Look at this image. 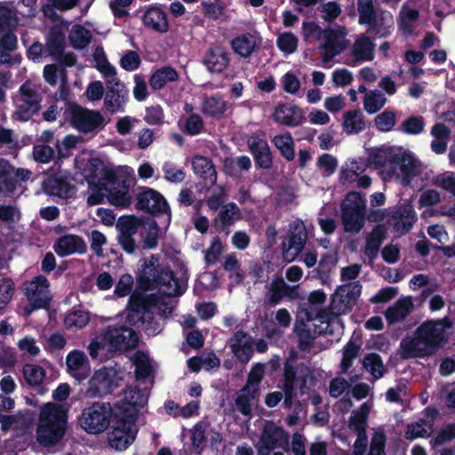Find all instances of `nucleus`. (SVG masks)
Here are the masks:
<instances>
[{
	"label": "nucleus",
	"instance_id": "ddd939ff",
	"mask_svg": "<svg viewBox=\"0 0 455 455\" xmlns=\"http://www.w3.org/2000/svg\"><path fill=\"white\" fill-rule=\"evenodd\" d=\"M254 345L258 353L263 354L267 351L268 346L264 339H259L254 342V339L243 330L235 331L229 340L231 351L242 363H247L251 360Z\"/></svg>",
	"mask_w": 455,
	"mask_h": 455
},
{
	"label": "nucleus",
	"instance_id": "39448f33",
	"mask_svg": "<svg viewBox=\"0 0 455 455\" xmlns=\"http://www.w3.org/2000/svg\"><path fill=\"white\" fill-rule=\"evenodd\" d=\"M116 403L95 402L85 407L79 418L81 427L88 434H100L109 427L114 418Z\"/></svg>",
	"mask_w": 455,
	"mask_h": 455
},
{
	"label": "nucleus",
	"instance_id": "b1692460",
	"mask_svg": "<svg viewBox=\"0 0 455 455\" xmlns=\"http://www.w3.org/2000/svg\"><path fill=\"white\" fill-rule=\"evenodd\" d=\"M132 180L124 179L118 185L108 187L106 184L101 185V189L106 192V196L110 204L122 209L128 208L132 204V196L130 188Z\"/></svg>",
	"mask_w": 455,
	"mask_h": 455
},
{
	"label": "nucleus",
	"instance_id": "6e6552de",
	"mask_svg": "<svg viewBox=\"0 0 455 455\" xmlns=\"http://www.w3.org/2000/svg\"><path fill=\"white\" fill-rule=\"evenodd\" d=\"M256 449L258 455H270L275 449L289 451V434L283 427L277 426L272 421H268L262 428L259 442L256 444Z\"/></svg>",
	"mask_w": 455,
	"mask_h": 455
},
{
	"label": "nucleus",
	"instance_id": "c9c22d12",
	"mask_svg": "<svg viewBox=\"0 0 455 455\" xmlns=\"http://www.w3.org/2000/svg\"><path fill=\"white\" fill-rule=\"evenodd\" d=\"M346 33L341 29L325 28L323 40V44L320 46L323 50L339 51L340 53L347 48L345 39Z\"/></svg>",
	"mask_w": 455,
	"mask_h": 455
},
{
	"label": "nucleus",
	"instance_id": "9d476101",
	"mask_svg": "<svg viewBox=\"0 0 455 455\" xmlns=\"http://www.w3.org/2000/svg\"><path fill=\"white\" fill-rule=\"evenodd\" d=\"M101 333L102 340L106 341L109 351L124 352L134 349L139 345L138 333L125 325H109L103 329Z\"/></svg>",
	"mask_w": 455,
	"mask_h": 455
},
{
	"label": "nucleus",
	"instance_id": "f257e3e1",
	"mask_svg": "<svg viewBox=\"0 0 455 455\" xmlns=\"http://www.w3.org/2000/svg\"><path fill=\"white\" fill-rule=\"evenodd\" d=\"M453 327L448 316L427 319L421 323L412 335H406L400 342V355L403 359L431 357L449 342V331Z\"/></svg>",
	"mask_w": 455,
	"mask_h": 455
},
{
	"label": "nucleus",
	"instance_id": "680f3d73",
	"mask_svg": "<svg viewBox=\"0 0 455 455\" xmlns=\"http://www.w3.org/2000/svg\"><path fill=\"white\" fill-rule=\"evenodd\" d=\"M201 6L204 16L212 20H217L224 16L227 11V6L222 3L203 1Z\"/></svg>",
	"mask_w": 455,
	"mask_h": 455
},
{
	"label": "nucleus",
	"instance_id": "bf43d9fd",
	"mask_svg": "<svg viewBox=\"0 0 455 455\" xmlns=\"http://www.w3.org/2000/svg\"><path fill=\"white\" fill-rule=\"evenodd\" d=\"M454 439L455 423H447L437 431L435 436L430 441V443L433 448H435Z\"/></svg>",
	"mask_w": 455,
	"mask_h": 455
},
{
	"label": "nucleus",
	"instance_id": "dca6fc26",
	"mask_svg": "<svg viewBox=\"0 0 455 455\" xmlns=\"http://www.w3.org/2000/svg\"><path fill=\"white\" fill-rule=\"evenodd\" d=\"M107 92L104 105L107 110L112 114L124 112V105L128 100L129 91L125 85L115 76L106 80Z\"/></svg>",
	"mask_w": 455,
	"mask_h": 455
},
{
	"label": "nucleus",
	"instance_id": "774afa93",
	"mask_svg": "<svg viewBox=\"0 0 455 455\" xmlns=\"http://www.w3.org/2000/svg\"><path fill=\"white\" fill-rule=\"evenodd\" d=\"M141 60L138 52L132 50L127 51L120 60V66L126 71H134L140 66Z\"/></svg>",
	"mask_w": 455,
	"mask_h": 455
},
{
	"label": "nucleus",
	"instance_id": "c03bdc74",
	"mask_svg": "<svg viewBox=\"0 0 455 455\" xmlns=\"http://www.w3.org/2000/svg\"><path fill=\"white\" fill-rule=\"evenodd\" d=\"M71 45L76 50H82L88 46L92 41V34L89 29L82 25H75L68 35Z\"/></svg>",
	"mask_w": 455,
	"mask_h": 455
},
{
	"label": "nucleus",
	"instance_id": "4c0bfd02",
	"mask_svg": "<svg viewBox=\"0 0 455 455\" xmlns=\"http://www.w3.org/2000/svg\"><path fill=\"white\" fill-rule=\"evenodd\" d=\"M17 188V180L13 177V167L7 160L0 159V195L9 196Z\"/></svg>",
	"mask_w": 455,
	"mask_h": 455
},
{
	"label": "nucleus",
	"instance_id": "2f4dec72",
	"mask_svg": "<svg viewBox=\"0 0 455 455\" xmlns=\"http://www.w3.org/2000/svg\"><path fill=\"white\" fill-rule=\"evenodd\" d=\"M387 237V228L384 225H377L366 235L364 254L373 260L377 258L380 246Z\"/></svg>",
	"mask_w": 455,
	"mask_h": 455
},
{
	"label": "nucleus",
	"instance_id": "e433bc0d",
	"mask_svg": "<svg viewBox=\"0 0 455 455\" xmlns=\"http://www.w3.org/2000/svg\"><path fill=\"white\" fill-rule=\"evenodd\" d=\"M374 47L370 37L360 36L355 41L351 53L358 62L371 61L374 58Z\"/></svg>",
	"mask_w": 455,
	"mask_h": 455
},
{
	"label": "nucleus",
	"instance_id": "473e14b6",
	"mask_svg": "<svg viewBox=\"0 0 455 455\" xmlns=\"http://www.w3.org/2000/svg\"><path fill=\"white\" fill-rule=\"evenodd\" d=\"M413 308V303L410 297L398 299L385 312V317L388 324L403 322Z\"/></svg>",
	"mask_w": 455,
	"mask_h": 455
},
{
	"label": "nucleus",
	"instance_id": "4be33fe9",
	"mask_svg": "<svg viewBox=\"0 0 455 455\" xmlns=\"http://www.w3.org/2000/svg\"><path fill=\"white\" fill-rule=\"evenodd\" d=\"M273 118L276 123L289 127L299 126L306 120L302 109L292 103L278 104L275 108Z\"/></svg>",
	"mask_w": 455,
	"mask_h": 455
},
{
	"label": "nucleus",
	"instance_id": "a211bd4d",
	"mask_svg": "<svg viewBox=\"0 0 455 455\" xmlns=\"http://www.w3.org/2000/svg\"><path fill=\"white\" fill-rule=\"evenodd\" d=\"M261 44L262 38L257 33L250 32L239 34L230 41L233 52L244 59L259 51Z\"/></svg>",
	"mask_w": 455,
	"mask_h": 455
},
{
	"label": "nucleus",
	"instance_id": "a18cd8bd",
	"mask_svg": "<svg viewBox=\"0 0 455 455\" xmlns=\"http://www.w3.org/2000/svg\"><path fill=\"white\" fill-rule=\"evenodd\" d=\"M180 129L186 135L196 136L205 131L204 121L199 114L192 113L186 117Z\"/></svg>",
	"mask_w": 455,
	"mask_h": 455
},
{
	"label": "nucleus",
	"instance_id": "423d86ee",
	"mask_svg": "<svg viewBox=\"0 0 455 455\" xmlns=\"http://www.w3.org/2000/svg\"><path fill=\"white\" fill-rule=\"evenodd\" d=\"M341 221L347 233H359L365 223L366 201L362 194L348 192L340 204Z\"/></svg>",
	"mask_w": 455,
	"mask_h": 455
},
{
	"label": "nucleus",
	"instance_id": "79ce46f5",
	"mask_svg": "<svg viewBox=\"0 0 455 455\" xmlns=\"http://www.w3.org/2000/svg\"><path fill=\"white\" fill-rule=\"evenodd\" d=\"M284 280L282 276H276L270 283L265 295V304L271 307L282 302L284 297Z\"/></svg>",
	"mask_w": 455,
	"mask_h": 455
},
{
	"label": "nucleus",
	"instance_id": "7ed1b4c3",
	"mask_svg": "<svg viewBox=\"0 0 455 455\" xmlns=\"http://www.w3.org/2000/svg\"><path fill=\"white\" fill-rule=\"evenodd\" d=\"M96 215L106 226L111 227L116 223V241L125 253L132 255L140 250V244L137 243L135 235L139 233L140 228L146 224L143 217L124 214L116 220L113 211L106 208L97 209Z\"/></svg>",
	"mask_w": 455,
	"mask_h": 455
},
{
	"label": "nucleus",
	"instance_id": "7c9ffc66",
	"mask_svg": "<svg viewBox=\"0 0 455 455\" xmlns=\"http://www.w3.org/2000/svg\"><path fill=\"white\" fill-rule=\"evenodd\" d=\"M241 211L235 203H228L222 207L214 220V228L219 233L228 234V228L239 220Z\"/></svg>",
	"mask_w": 455,
	"mask_h": 455
},
{
	"label": "nucleus",
	"instance_id": "e2e57ef3",
	"mask_svg": "<svg viewBox=\"0 0 455 455\" xmlns=\"http://www.w3.org/2000/svg\"><path fill=\"white\" fill-rule=\"evenodd\" d=\"M396 117L395 114L390 110H385L379 114L375 119V126L380 132H390L395 124Z\"/></svg>",
	"mask_w": 455,
	"mask_h": 455
},
{
	"label": "nucleus",
	"instance_id": "37998d69",
	"mask_svg": "<svg viewBox=\"0 0 455 455\" xmlns=\"http://www.w3.org/2000/svg\"><path fill=\"white\" fill-rule=\"evenodd\" d=\"M275 147L287 161H292L295 156L294 142L290 132L275 135L272 140Z\"/></svg>",
	"mask_w": 455,
	"mask_h": 455
},
{
	"label": "nucleus",
	"instance_id": "c756f323",
	"mask_svg": "<svg viewBox=\"0 0 455 455\" xmlns=\"http://www.w3.org/2000/svg\"><path fill=\"white\" fill-rule=\"evenodd\" d=\"M230 62L229 54L220 46L208 49L203 60V64L211 73L220 74Z\"/></svg>",
	"mask_w": 455,
	"mask_h": 455
},
{
	"label": "nucleus",
	"instance_id": "13d9d810",
	"mask_svg": "<svg viewBox=\"0 0 455 455\" xmlns=\"http://www.w3.org/2000/svg\"><path fill=\"white\" fill-rule=\"evenodd\" d=\"M264 367L262 364H256L250 371L247 382L243 387L242 391L251 390L253 394H259V386L263 379Z\"/></svg>",
	"mask_w": 455,
	"mask_h": 455
},
{
	"label": "nucleus",
	"instance_id": "de8ad7c7",
	"mask_svg": "<svg viewBox=\"0 0 455 455\" xmlns=\"http://www.w3.org/2000/svg\"><path fill=\"white\" fill-rule=\"evenodd\" d=\"M387 99L379 91H370L363 99L364 110L370 114H375L379 111L386 104Z\"/></svg>",
	"mask_w": 455,
	"mask_h": 455
},
{
	"label": "nucleus",
	"instance_id": "c85d7f7f",
	"mask_svg": "<svg viewBox=\"0 0 455 455\" xmlns=\"http://www.w3.org/2000/svg\"><path fill=\"white\" fill-rule=\"evenodd\" d=\"M141 19L144 26L155 32L164 34L170 29L167 14L159 6L150 5Z\"/></svg>",
	"mask_w": 455,
	"mask_h": 455
},
{
	"label": "nucleus",
	"instance_id": "0eeeda50",
	"mask_svg": "<svg viewBox=\"0 0 455 455\" xmlns=\"http://www.w3.org/2000/svg\"><path fill=\"white\" fill-rule=\"evenodd\" d=\"M362 288L358 281L339 286L331 298L328 312H325L326 322L351 312L362 293Z\"/></svg>",
	"mask_w": 455,
	"mask_h": 455
},
{
	"label": "nucleus",
	"instance_id": "f8f14e48",
	"mask_svg": "<svg viewBox=\"0 0 455 455\" xmlns=\"http://www.w3.org/2000/svg\"><path fill=\"white\" fill-rule=\"evenodd\" d=\"M19 93L15 116L19 121L28 122L40 111L43 96L30 81L20 86Z\"/></svg>",
	"mask_w": 455,
	"mask_h": 455
},
{
	"label": "nucleus",
	"instance_id": "bb28decb",
	"mask_svg": "<svg viewBox=\"0 0 455 455\" xmlns=\"http://www.w3.org/2000/svg\"><path fill=\"white\" fill-rule=\"evenodd\" d=\"M53 250L60 257L72 254H84L87 251L84 240L77 235L68 234L60 236L53 243Z\"/></svg>",
	"mask_w": 455,
	"mask_h": 455
},
{
	"label": "nucleus",
	"instance_id": "aec40b11",
	"mask_svg": "<svg viewBox=\"0 0 455 455\" xmlns=\"http://www.w3.org/2000/svg\"><path fill=\"white\" fill-rule=\"evenodd\" d=\"M389 217L393 220V227L396 232L408 233L417 220L413 206L410 204H398L390 211Z\"/></svg>",
	"mask_w": 455,
	"mask_h": 455
},
{
	"label": "nucleus",
	"instance_id": "9b49d317",
	"mask_svg": "<svg viewBox=\"0 0 455 455\" xmlns=\"http://www.w3.org/2000/svg\"><path fill=\"white\" fill-rule=\"evenodd\" d=\"M135 208L153 216L167 215L168 223L171 221V209L167 200L157 190L141 187L136 194Z\"/></svg>",
	"mask_w": 455,
	"mask_h": 455
},
{
	"label": "nucleus",
	"instance_id": "6ab92c4d",
	"mask_svg": "<svg viewBox=\"0 0 455 455\" xmlns=\"http://www.w3.org/2000/svg\"><path fill=\"white\" fill-rule=\"evenodd\" d=\"M192 169L196 176L206 188L213 187L217 182V171L212 160L207 156L196 155L191 160Z\"/></svg>",
	"mask_w": 455,
	"mask_h": 455
},
{
	"label": "nucleus",
	"instance_id": "f03ea898",
	"mask_svg": "<svg viewBox=\"0 0 455 455\" xmlns=\"http://www.w3.org/2000/svg\"><path fill=\"white\" fill-rule=\"evenodd\" d=\"M147 398L140 389L131 391L130 400L125 398L116 403V411L112 422L111 430L108 433V442L111 448L116 451H125L136 439L138 428L136 420L139 407H143Z\"/></svg>",
	"mask_w": 455,
	"mask_h": 455
},
{
	"label": "nucleus",
	"instance_id": "412c9836",
	"mask_svg": "<svg viewBox=\"0 0 455 455\" xmlns=\"http://www.w3.org/2000/svg\"><path fill=\"white\" fill-rule=\"evenodd\" d=\"M153 281L152 290L165 288V293L169 296H180L186 291V286L181 285L180 279L175 275L170 267H161Z\"/></svg>",
	"mask_w": 455,
	"mask_h": 455
},
{
	"label": "nucleus",
	"instance_id": "f704fd0d",
	"mask_svg": "<svg viewBox=\"0 0 455 455\" xmlns=\"http://www.w3.org/2000/svg\"><path fill=\"white\" fill-rule=\"evenodd\" d=\"M227 110V102L220 93L204 98L201 104V112L212 118L221 117Z\"/></svg>",
	"mask_w": 455,
	"mask_h": 455
},
{
	"label": "nucleus",
	"instance_id": "ea45409f",
	"mask_svg": "<svg viewBox=\"0 0 455 455\" xmlns=\"http://www.w3.org/2000/svg\"><path fill=\"white\" fill-rule=\"evenodd\" d=\"M369 408L366 403L361 405L360 411H354L349 418V428L357 433L358 437L355 442V447L361 442V437L366 435V424Z\"/></svg>",
	"mask_w": 455,
	"mask_h": 455
},
{
	"label": "nucleus",
	"instance_id": "a878e982",
	"mask_svg": "<svg viewBox=\"0 0 455 455\" xmlns=\"http://www.w3.org/2000/svg\"><path fill=\"white\" fill-rule=\"evenodd\" d=\"M116 385L107 371H95L89 379L86 395L88 397H102L113 393Z\"/></svg>",
	"mask_w": 455,
	"mask_h": 455
},
{
	"label": "nucleus",
	"instance_id": "4468645a",
	"mask_svg": "<svg viewBox=\"0 0 455 455\" xmlns=\"http://www.w3.org/2000/svg\"><path fill=\"white\" fill-rule=\"evenodd\" d=\"M49 287L50 283L43 275H38L24 283V293L31 307L28 312L49 307L52 300Z\"/></svg>",
	"mask_w": 455,
	"mask_h": 455
},
{
	"label": "nucleus",
	"instance_id": "4d7b16f0",
	"mask_svg": "<svg viewBox=\"0 0 455 455\" xmlns=\"http://www.w3.org/2000/svg\"><path fill=\"white\" fill-rule=\"evenodd\" d=\"M258 395L259 394H252L251 390H241L235 400V405L237 411L243 416H251L252 412L251 402L254 400Z\"/></svg>",
	"mask_w": 455,
	"mask_h": 455
},
{
	"label": "nucleus",
	"instance_id": "0e129e2a",
	"mask_svg": "<svg viewBox=\"0 0 455 455\" xmlns=\"http://www.w3.org/2000/svg\"><path fill=\"white\" fill-rule=\"evenodd\" d=\"M105 168L106 165L101 159L98 157L91 158L86 164V171L88 172V181L90 182V180H98L99 183H100V178Z\"/></svg>",
	"mask_w": 455,
	"mask_h": 455
},
{
	"label": "nucleus",
	"instance_id": "49530a36",
	"mask_svg": "<svg viewBox=\"0 0 455 455\" xmlns=\"http://www.w3.org/2000/svg\"><path fill=\"white\" fill-rule=\"evenodd\" d=\"M95 68L105 76L106 80L116 76V68L111 65L102 47H97L93 52Z\"/></svg>",
	"mask_w": 455,
	"mask_h": 455
},
{
	"label": "nucleus",
	"instance_id": "f3484780",
	"mask_svg": "<svg viewBox=\"0 0 455 455\" xmlns=\"http://www.w3.org/2000/svg\"><path fill=\"white\" fill-rule=\"evenodd\" d=\"M140 262V267L136 273L137 288L143 291L152 290L153 281H156V275L161 267L159 257L156 254H151L148 258L141 259Z\"/></svg>",
	"mask_w": 455,
	"mask_h": 455
},
{
	"label": "nucleus",
	"instance_id": "58836bf2",
	"mask_svg": "<svg viewBox=\"0 0 455 455\" xmlns=\"http://www.w3.org/2000/svg\"><path fill=\"white\" fill-rule=\"evenodd\" d=\"M179 79V73L175 68L165 66L156 70L149 78V84L153 90L163 89L167 83L176 82Z\"/></svg>",
	"mask_w": 455,
	"mask_h": 455
},
{
	"label": "nucleus",
	"instance_id": "cd10ccee",
	"mask_svg": "<svg viewBox=\"0 0 455 455\" xmlns=\"http://www.w3.org/2000/svg\"><path fill=\"white\" fill-rule=\"evenodd\" d=\"M43 190L49 196L68 199L72 196V186L68 178L60 173L47 177L42 183Z\"/></svg>",
	"mask_w": 455,
	"mask_h": 455
},
{
	"label": "nucleus",
	"instance_id": "6e6d98bb",
	"mask_svg": "<svg viewBox=\"0 0 455 455\" xmlns=\"http://www.w3.org/2000/svg\"><path fill=\"white\" fill-rule=\"evenodd\" d=\"M17 36L12 32H6L0 38V62H9V52L17 48Z\"/></svg>",
	"mask_w": 455,
	"mask_h": 455
},
{
	"label": "nucleus",
	"instance_id": "5fc2aeb1",
	"mask_svg": "<svg viewBox=\"0 0 455 455\" xmlns=\"http://www.w3.org/2000/svg\"><path fill=\"white\" fill-rule=\"evenodd\" d=\"M23 376L29 386L36 387L43 382L45 371L39 365L28 363L23 367Z\"/></svg>",
	"mask_w": 455,
	"mask_h": 455
},
{
	"label": "nucleus",
	"instance_id": "8fccbe9b",
	"mask_svg": "<svg viewBox=\"0 0 455 455\" xmlns=\"http://www.w3.org/2000/svg\"><path fill=\"white\" fill-rule=\"evenodd\" d=\"M363 367L369 371L375 379H380L385 373V368L381 356L377 353L367 354L363 357Z\"/></svg>",
	"mask_w": 455,
	"mask_h": 455
},
{
	"label": "nucleus",
	"instance_id": "393cba45",
	"mask_svg": "<svg viewBox=\"0 0 455 455\" xmlns=\"http://www.w3.org/2000/svg\"><path fill=\"white\" fill-rule=\"evenodd\" d=\"M390 164L399 167L401 183L409 186L417 175V160L410 152L394 153Z\"/></svg>",
	"mask_w": 455,
	"mask_h": 455
},
{
	"label": "nucleus",
	"instance_id": "3c124183",
	"mask_svg": "<svg viewBox=\"0 0 455 455\" xmlns=\"http://www.w3.org/2000/svg\"><path fill=\"white\" fill-rule=\"evenodd\" d=\"M426 122L421 116H412L405 119L398 131L408 135H418L424 131Z\"/></svg>",
	"mask_w": 455,
	"mask_h": 455
},
{
	"label": "nucleus",
	"instance_id": "5701e85b",
	"mask_svg": "<svg viewBox=\"0 0 455 455\" xmlns=\"http://www.w3.org/2000/svg\"><path fill=\"white\" fill-rule=\"evenodd\" d=\"M247 145L258 169L268 170L272 167V152L265 140L252 136L248 139Z\"/></svg>",
	"mask_w": 455,
	"mask_h": 455
},
{
	"label": "nucleus",
	"instance_id": "2eb2a0df",
	"mask_svg": "<svg viewBox=\"0 0 455 455\" xmlns=\"http://www.w3.org/2000/svg\"><path fill=\"white\" fill-rule=\"evenodd\" d=\"M307 240L306 226L301 220H297L290 225L288 241L283 242V257L287 262H291L303 251Z\"/></svg>",
	"mask_w": 455,
	"mask_h": 455
},
{
	"label": "nucleus",
	"instance_id": "72a5a7b5",
	"mask_svg": "<svg viewBox=\"0 0 455 455\" xmlns=\"http://www.w3.org/2000/svg\"><path fill=\"white\" fill-rule=\"evenodd\" d=\"M65 34L58 28H52L46 36V43L44 45V52L47 53L52 60L56 57L61 55V52L65 50Z\"/></svg>",
	"mask_w": 455,
	"mask_h": 455
},
{
	"label": "nucleus",
	"instance_id": "a19ab883",
	"mask_svg": "<svg viewBox=\"0 0 455 455\" xmlns=\"http://www.w3.org/2000/svg\"><path fill=\"white\" fill-rule=\"evenodd\" d=\"M343 119V128L347 134H357L365 129L364 117L359 108L345 112Z\"/></svg>",
	"mask_w": 455,
	"mask_h": 455
},
{
	"label": "nucleus",
	"instance_id": "20e7f679",
	"mask_svg": "<svg viewBox=\"0 0 455 455\" xmlns=\"http://www.w3.org/2000/svg\"><path fill=\"white\" fill-rule=\"evenodd\" d=\"M68 422L67 410L60 404L49 403L40 412L36 440L44 447L56 445L65 435Z\"/></svg>",
	"mask_w": 455,
	"mask_h": 455
},
{
	"label": "nucleus",
	"instance_id": "052dcab7",
	"mask_svg": "<svg viewBox=\"0 0 455 455\" xmlns=\"http://www.w3.org/2000/svg\"><path fill=\"white\" fill-rule=\"evenodd\" d=\"M276 45L282 52L289 55L296 52L298 38L291 32H284L277 37Z\"/></svg>",
	"mask_w": 455,
	"mask_h": 455
},
{
	"label": "nucleus",
	"instance_id": "338daca9",
	"mask_svg": "<svg viewBox=\"0 0 455 455\" xmlns=\"http://www.w3.org/2000/svg\"><path fill=\"white\" fill-rule=\"evenodd\" d=\"M144 120L149 125H161L164 123V113L160 105L146 108Z\"/></svg>",
	"mask_w": 455,
	"mask_h": 455
},
{
	"label": "nucleus",
	"instance_id": "09e8293b",
	"mask_svg": "<svg viewBox=\"0 0 455 455\" xmlns=\"http://www.w3.org/2000/svg\"><path fill=\"white\" fill-rule=\"evenodd\" d=\"M90 321L89 313L82 309H73L64 318L68 329H83Z\"/></svg>",
	"mask_w": 455,
	"mask_h": 455
},
{
	"label": "nucleus",
	"instance_id": "603ef678",
	"mask_svg": "<svg viewBox=\"0 0 455 455\" xmlns=\"http://www.w3.org/2000/svg\"><path fill=\"white\" fill-rule=\"evenodd\" d=\"M432 431V424L427 419H420L416 424H410L405 432V438L414 440L419 437H427Z\"/></svg>",
	"mask_w": 455,
	"mask_h": 455
},
{
	"label": "nucleus",
	"instance_id": "69168bd1",
	"mask_svg": "<svg viewBox=\"0 0 455 455\" xmlns=\"http://www.w3.org/2000/svg\"><path fill=\"white\" fill-rule=\"evenodd\" d=\"M143 291L136 289L130 296L127 308L129 310L127 320L131 323L132 316L144 309Z\"/></svg>",
	"mask_w": 455,
	"mask_h": 455
},
{
	"label": "nucleus",
	"instance_id": "1a4fd4ad",
	"mask_svg": "<svg viewBox=\"0 0 455 455\" xmlns=\"http://www.w3.org/2000/svg\"><path fill=\"white\" fill-rule=\"evenodd\" d=\"M68 110L70 124L82 133L103 129L106 124L104 116L98 110L83 108L76 102H69Z\"/></svg>",
	"mask_w": 455,
	"mask_h": 455
},
{
	"label": "nucleus",
	"instance_id": "864d4df0",
	"mask_svg": "<svg viewBox=\"0 0 455 455\" xmlns=\"http://www.w3.org/2000/svg\"><path fill=\"white\" fill-rule=\"evenodd\" d=\"M133 363L135 366V377L137 379H146L149 377L152 368L148 357L141 351H137L134 355Z\"/></svg>",
	"mask_w": 455,
	"mask_h": 455
}]
</instances>
